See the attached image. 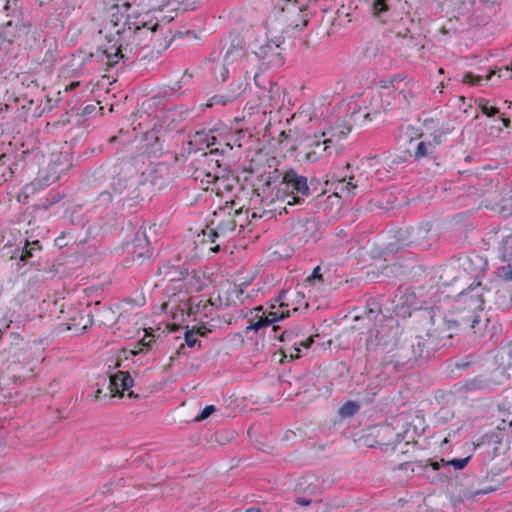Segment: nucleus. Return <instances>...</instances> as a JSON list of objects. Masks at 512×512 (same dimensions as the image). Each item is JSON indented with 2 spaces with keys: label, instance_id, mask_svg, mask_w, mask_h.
<instances>
[{
  "label": "nucleus",
  "instance_id": "nucleus-1",
  "mask_svg": "<svg viewBox=\"0 0 512 512\" xmlns=\"http://www.w3.org/2000/svg\"><path fill=\"white\" fill-rule=\"evenodd\" d=\"M104 30L107 43L103 45V54L110 66L117 64L120 59H130L136 55L139 48L145 45L154 33V28L148 27L145 23L120 25L112 21L105 26Z\"/></svg>",
  "mask_w": 512,
  "mask_h": 512
},
{
  "label": "nucleus",
  "instance_id": "nucleus-2",
  "mask_svg": "<svg viewBox=\"0 0 512 512\" xmlns=\"http://www.w3.org/2000/svg\"><path fill=\"white\" fill-rule=\"evenodd\" d=\"M382 315L380 310L367 309L362 315L356 316L355 321L360 326H367V333H361L360 342H364L363 348L366 350L384 349L395 341L396 330L388 325L381 324Z\"/></svg>",
  "mask_w": 512,
  "mask_h": 512
},
{
  "label": "nucleus",
  "instance_id": "nucleus-3",
  "mask_svg": "<svg viewBox=\"0 0 512 512\" xmlns=\"http://www.w3.org/2000/svg\"><path fill=\"white\" fill-rule=\"evenodd\" d=\"M99 321L106 326L117 325L118 331H123V337H131L139 328V316L137 313L124 310L117 313L112 307L103 306L98 311Z\"/></svg>",
  "mask_w": 512,
  "mask_h": 512
},
{
  "label": "nucleus",
  "instance_id": "nucleus-4",
  "mask_svg": "<svg viewBox=\"0 0 512 512\" xmlns=\"http://www.w3.org/2000/svg\"><path fill=\"white\" fill-rule=\"evenodd\" d=\"M427 315L433 326L428 332L431 342L435 343L437 349L445 348L456 331L457 323L446 320L439 311L433 309L428 311Z\"/></svg>",
  "mask_w": 512,
  "mask_h": 512
},
{
  "label": "nucleus",
  "instance_id": "nucleus-5",
  "mask_svg": "<svg viewBox=\"0 0 512 512\" xmlns=\"http://www.w3.org/2000/svg\"><path fill=\"white\" fill-rule=\"evenodd\" d=\"M351 117H345L335 124L322 131L321 138H324L323 150H328V155L337 154L343 149L342 142L351 131Z\"/></svg>",
  "mask_w": 512,
  "mask_h": 512
},
{
  "label": "nucleus",
  "instance_id": "nucleus-6",
  "mask_svg": "<svg viewBox=\"0 0 512 512\" xmlns=\"http://www.w3.org/2000/svg\"><path fill=\"white\" fill-rule=\"evenodd\" d=\"M177 288H179V290L177 292L173 291L168 295V299L159 307L161 312L171 315L172 319L175 321L174 324H180L184 321L187 311H193V307L189 303L190 300L188 295L181 291L180 285L174 286L173 290H176Z\"/></svg>",
  "mask_w": 512,
  "mask_h": 512
},
{
  "label": "nucleus",
  "instance_id": "nucleus-7",
  "mask_svg": "<svg viewBox=\"0 0 512 512\" xmlns=\"http://www.w3.org/2000/svg\"><path fill=\"white\" fill-rule=\"evenodd\" d=\"M329 183L334 185V194L339 197L353 196L365 192L370 187L368 177L363 172L352 174L348 181L345 178H338L333 175L331 179L326 180V184Z\"/></svg>",
  "mask_w": 512,
  "mask_h": 512
},
{
  "label": "nucleus",
  "instance_id": "nucleus-8",
  "mask_svg": "<svg viewBox=\"0 0 512 512\" xmlns=\"http://www.w3.org/2000/svg\"><path fill=\"white\" fill-rule=\"evenodd\" d=\"M254 56L260 61V67L262 69L280 67L284 63L282 48L280 44L274 41H268L260 45L258 49L254 51Z\"/></svg>",
  "mask_w": 512,
  "mask_h": 512
},
{
  "label": "nucleus",
  "instance_id": "nucleus-9",
  "mask_svg": "<svg viewBox=\"0 0 512 512\" xmlns=\"http://www.w3.org/2000/svg\"><path fill=\"white\" fill-rule=\"evenodd\" d=\"M67 314L70 316L67 321H65L66 318L64 316L61 317V322L58 325L60 332L71 331L73 334L78 335L83 333L92 324L89 313L84 314L82 311L69 307Z\"/></svg>",
  "mask_w": 512,
  "mask_h": 512
},
{
  "label": "nucleus",
  "instance_id": "nucleus-10",
  "mask_svg": "<svg viewBox=\"0 0 512 512\" xmlns=\"http://www.w3.org/2000/svg\"><path fill=\"white\" fill-rule=\"evenodd\" d=\"M133 378L128 371H118L109 376V397L122 396L133 386Z\"/></svg>",
  "mask_w": 512,
  "mask_h": 512
},
{
  "label": "nucleus",
  "instance_id": "nucleus-11",
  "mask_svg": "<svg viewBox=\"0 0 512 512\" xmlns=\"http://www.w3.org/2000/svg\"><path fill=\"white\" fill-rule=\"evenodd\" d=\"M255 311L257 312L251 323L247 326V329L258 331L259 329L263 327H267L271 325L272 323L276 322L277 320L283 319L287 316H289V311L286 313L281 312H274L271 311L267 315L262 312L263 308L262 306H259L255 308Z\"/></svg>",
  "mask_w": 512,
  "mask_h": 512
},
{
  "label": "nucleus",
  "instance_id": "nucleus-12",
  "mask_svg": "<svg viewBox=\"0 0 512 512\" xmlns=\"http://www.w3.org/2000/svg\"><path fill=\"white\" fill-rule=\"evenodd\" d=\"M285 100V89L277 83H270L260 95V102L264 107L281 106Z\"/></svg>",
  "mask_w": 512,
  "mask_h": 512
},
{
  "label": "nucleus",
  "instance_id": "nucleus-13",
  "mask_svg": "<svg viewBox=\"0 0 512 512\" xmlns=\"http://www.w3.org/2000/svg\"><path fill=\"white\" fill-rule=\"evenodd\" d=\"M283 180H286V183H288L292 195L301 197L309 195V186L306 177L298 175L293 170H289L283 174Z\"/></svg>",
  "mask_w": 512,
  "mask_h": 512
},
{
  "label": "nucleus",
  "instance_id": "nucleus-14",
  "mask_svg": "<svg viewBox=\"0 0 512 512\" xmlns=\"http://www.w3.org/2000/svg\"><path fill=\"white\" fill-rule=\"evenodd\" d=\"M34 367L30 364V362L26 361V358L23 360H14L10 363L6 369V373L8 378L17 380H24L28 377L32 376Z\"/></svg>",
  "mask_w": 512,
  "mask_h": 512
},
{
  "label": "nucleus",
  "instance_id": "nucleus-15",
  "mask_svg": "<svg viewBox=\"0 0 512 512\" xmlns=\"http://www.w3.org/2000/svg\"><path fill=\"white\" fill-rule=\"evenodd\" d=\"M398 94L396 100L402 104L409 106L417 97L419 87L413 80H404L397 85Z\"/></svg>",
  "mask_w": 512,
  "mask_h": 512
},
{
  "label": "nucleus",
  "instance_id": "nucleus-16",
  "mask_svg": "<svg viewBox=\"0 0 512 512\" xmlns=\"http://www.w3.org/2000/svg\"><path fill=\"white\" fill-rule=\"evenodd\" d=\"M276 203L287 204V205H295L304 203V198L298 195H292L291 189L286 183V180H281L278 184L276 192Z\"/></svg>",
  "mask_w": 512,
  "mask_h": 512
},
{
  "label": "nucleus",
  "instance_id": "nucleus-17",
  "mask_svg": "<svg viewBox=\"0 0 512 512\" xmlns=\"http://www.w3.org/2000/svg\"><path fill=\"white\" fill-rule=\"evenodd\" d=\"M222 215H226L225 209H220L219 212H215L214 216L216 219L212 220V224L215 225L214 235L218 236L220 234L225 235L229 232L234 231L236 228V221L233 217L230 216V213H228V216L224 220H220Z\"/></svg>",
  "mask_w": 512,
  "mask_h": 512
},
{
  "label": "nucleus",
  "instance_id": "nucleus-18",
  "mask_svg": "<svg viewBox=\"0 0 512 512\" xmlns=\"http://www.w3.org/2000/svg\"><path fill=\"white\" fill-rule=\"evenodd\" d=\"M315 223L313 221L303 219L293 223L292 234L298 242H307L313 235Z\"/></svg>",
  "mask_w": 512,
  "mask_h": 512
},
{
  "label": "nucleus",
  "instance_id": "nucleus-19",
  "mask_svg": "<svg viewBox=\"0 0 512 512\" xmlns=\"http://www.w3.org/2000/svg\"><path fill=\"white\" fill-rule=\"evenodd\" d=\"M442 134H437L433 136V139L430 140H421L417 143L414 156L416 159L432 156L435 152L437 145H439L442 141Z\"/></svg>",
  "mask_w": 512,
  "mask_h": 512
},
{
  "label": "nucleus",
  "instance_id": "nucleus-20",
  "mask_svg": "<svg viewBox=\"0 0 512 512\" xmlns=\"http://www.w3.org/2000/svg\"><path fill=\"white\" fill-rule=\"evenodd\" d=\"M508 231L509 229L507 228H499L496 232H501L498 252L502 261L512 262V233H508Z\"/></svg>",
  "mask_w": 512,
  "mask_h": 512
},
{
  "label": "nucleus",
  "instance_id": "nucleus-21",
  "mask_svg": "<svg viewBox=\"0 0 512 512\" xmlns=\"http://www.w3.org/2000/svg\"><path fill=\"white\" fill-rule=\"evenodd\" d=\"M308 141L309 150L306 152L305 156L308 161H317L323 153L328 155V150H323V147L325 146L324 138L320 140V138L315 135L313 138H309Z\"/></svg>",
  "mask_w": 512,
  "mask_h": 512
},
{
  "label": "nucleus",
  "instance_id": "nucleus-22",
  "mask_svg": "<svg viewBox=\"0 0 512 512\" xmlns=\"http://www.w3.org/2000/svg\"><path fill=\"white\" fill-rule=\"evenodd\" d=\"M431 226L429 223H422L418 225L417 227H412L407 230L408 233V239H407V245L410 244H419L422 241L426 240L428 237V234L430 232Z\"/></svg>",
  "mask_w": 512,
  "mask_h": 512
},
{
  "label": "nucleus",
  "instance_id": "nucleus-23",
  "mask_svg": "<svg viewBox=\"0 0 512 512\" xmlns=\"http://www.w3.org/2000/svg\"><path fill=\"white\" fill-rule=\"evenodd\" d=\"M133 246L135 248L134 253L138 259L147 258L151 255L149 241L144 232L136 234L133 241Z\"/></svg>",
  "mask_w": 512,
  "mask_h": 512
},
{
  "label": "nucleus",
  "instance_id": "nucleus-24",
  "mask_svg": "<svg viewBox=\"0 0 512 512\" xmlns=\"http://www.w3.org/2000/svg\"><path fill=\"white\" fill-rule=\"evenodd\" d=\"M263 205H264V208H263V213L261 215L262 216H267L269 214L271 215H275V214H278V215H282V213H288V207H292L293 205H287V204H280V203H276V196L275 197H272L271 199H266L265 201H263Z\"/></svg>",
  "mask_w": 512,
  "mask_h": 512
},
{
  "label": "nucleus",
  "instance_id": "nucleus-25",
  "mask_svg": "<svg viewBox=\"0 0 512 512\" xmlns=\"http://www.w3.org/2000/svg\"><path fill=\"white\" fill-rule=\"evenodd\" d=\"M469 460H470V457L452 459L450 461H445L444 459H440L439 461L429 460L423 467L427 468L428 466H430L433 470H438L441 465H443V466L452 465L455 469L461 470L466 467Z\"/></svg>",
  "mask_w": 512,
  "mask_h": 512
},
{
  "label": "nucleus",
  "instance_id": "nucleus-26",
  "mask_svg": "<svg viewBox=\"0 0 512 512\" xmlns=\"http://www.w3.org/2000/svg\"><path fill=\"white\" fill-rule=\"evenodd\" d=\"M39 250H40V245H39L38 240L29 242L27 239H25V244H24L23 248L17 249L11 256V258L18 257L21 261H25L28 258L33 257L34 251H39Z\"/></svg>",
  "mask_w": 512,
  "mask_h": 512
},
{
  "label": "nucleus",
  "instance_id": "nucleus-27",
  "mask_svg": "<svg viewBox=\"0 0 512 512\" xmlns=\"http://www.w3.org/2000/svg\"><path fill=\"white\" fill-rule=\"evenodd\" d=\"M246 85L242 82L236 84V88H233L231 93L227 95H217L212 98V103H209L208 106H212L213 104H226L228 102L234 101L239 95L245 90Z\"/></svg>",
  "mask_w": 512,
  "mask_h": 512
},
{
  "label": "nucleus",
  "instance_id": "nucleus-28",
  "mask_svg": "<svg viewBox=\"0 0 512 512\" xmlns=\"http://www.w3.org/2000/svg\"><path fill=\"white\" fill-rule=\"evenodd\" d=\"M475 361L472 359L471 355H466L465 357H452L448 360V367L451 372L465 370L469 368Z\"/></svg>",
  "mask_w": 512,
  "mask_h": 512
},
{
  "label": "nucleus",
  "instance_id": "nucleus-29",
  "mask_svg": "<svg viewBox=\"0 0 512 512\" xmlns=\"http://www.w3.org/2000/svg\"><path fill=\"white\" fill-rule=\"evenodd\" d=\"M486 207L496 211L503 217L512 216V197L503 199L499 204H486Z\"/></svg>",
  "mask_w": 512,
  "mask_h": 512
},
{
  "label": "nucleus",
  "instance_id": "nucleus-30",
  "mask_svg": "<svg viewBox=\"0 0 512 512\" xmlns=\"http://www.w3.org/2000/svg\"><path fill=\"white\" fill-rule=\"evenodd\" d=\"M359 408L360 406L358 403L354 401H348L341 406L339 414L344 418L351 417L358 412Z\"/></svg>",
  "mask_w": 512,
  "mask_h": 512
},
{
  "label": "nucleus",
  "instance_id": "nucleus-31",
  "mask_svg": "<svg viewBox=\"0 0 512 512\" xmlns=\"http://www.w3.org/2000/svg\"><path fill=\"white\" fill-rule=\"evenodd\" d=\"M189 300H190L189 303L193 307V311H187V315L196 314L200 311H205L209 305L210 306L213 305L212 303H210V301H206V302L198 301L197 303H195V298H191V297H189Z\"/></svg>",
  "mask_w": 512,
  "mask_h": 512
},
{
  "label": "nucleus",
  "instance_id": "nucleus-32",
  "mask_svg": "<svg viewBox=\"0 0 512 512\" xmlns=\"http://www.w3.org/2000/svg\"><path fill=\"white\" fill-rule=\"evenodd\" d=\"M373 14L377 17H381V14L388 10L386 0H372Z\"/></svg>",
  "mask_w": 512,
  "mask_h": 512
},
{
  "label": "nucleus",
  "instance_id": "nucleus-33",
  "mask_svg": "<svg viewBox=\"0 0 512 512\" xmlns=\"http://www.w3.org/2000/svg\"><path fill=\"white\" fill-rule=\"evenodd\" d=\"M315 338L319 339V336L316 335L315 337H308L305 340H299L295 341L293 344V347L297 353L301 352V348L309 349L311 348V345L315 343Z\"/></svg>",
  "mask_w": 512,
  "mask_h": 512
},
{
  "label": "nucleus",
  "instance_id": "nucleus-34",
  "mask_svg": "<svg viewBox=\"0 0 512 512\" xmlns=\"http://www.w3.org/2000/svg\"><path fill=\"white\" fill-rule=\"evenodd\" d=\"M404 78L400 76H393L388 79H384L380 81V87L383 89L394 88L397 90V85H400Z\"/></svg>",
  "mask_w": 512,
  "mask_h": 512
},
{
  "label": "nucleus",
  "instance_id": "nucleus-35",
  "mask_svg": "<svg viewBox=\"0 0 512 512\" xmlns=\"http://www.w3.org/2000/svg\"><path fill=\"white\" fill-rule=\"evenodd\" d=\"M206 177H207L206 182L209 183V184H212L211 190L215 191L216 194H219V192H220V190L222 188V183L224 182V180L219 178L218 176L212 175L210 173H208L206 175Z\"/></svg>",
  "mask_w": 512,
  "mask_h": 512
},
{
  "label": "nucleus",
  "instance_id": "nucleus-36",
  "mask_svg": "<svg viewBox=\"0 0 512 512\" xmlns=\"http://www.w3.org/2000/svg\"><path fill=\"white\" fill-rule=\"evenodd\" d=\"M498 299L496 303L503 307H508L510 305V293L506 289L497 291Z\"/></svg>",
  "mask_w": 512,
  "mask_h": 512
},
{
  "label": "nucleus",
  "instance_id": "nucleus-37",
  "mask_svg": "<svg viewBox=\"0 0 512 512\" xmlns=\"http://www.w3.org/2000/svg\"><path fill=\"white\" fill-rule=\"evenodd\" d=\"M197 333L195 332V327L191 330L185 331V342L189 348H194L197 343Z\"/></svg>",
  "mask_w": 512,
  "mask_h": 512
},
{
  "label": "nucleus",
  "instance_id": "nucleus-38",
  "mask_svg": "<svg viewBox=\"0 0 512 512\" xmlns=\"http://www.w3.org/2000/svg\"><path fill=\"white\" fill-rule=\"evenodd\" d=\"M216 410L214 405L206 406L196 417L195 421L200 422L208 418Z\"/></svg>",
  "mask_w": 512,
  "mask_h": 512
},
{
  "label": "nucleus",
  "instance_id": "nucleus-39",
  "mask_svg": "<svg viewBox=\"0 0 512 512\" xmlns=\"http://www.w3.org/2000/svg\"><path fill=\"white\" fill-rule=\"evenodd\" d=\"M480 109L488 117L494 116L499 112L498 108L489 106L487 102L480 103Z\"/></svg>",
  "mask_w": 512,
  "mask_h": 512
},
{
  "label": "nucleus",
  "instance_id": "nucleus-40",
  "mask_svg": "<svg viewBox=\"0 0 512 512\" xmlns=\"http://www.w3.org/2000/svg\"><path fill=\"white\" fill-rule=\"evenodd\" d=\"M154 336L152 334L145 333L139 343L146 348H153V343H155Z\"/></svg>",
  "mask_w": 512,
  "mask_h": 512
},
{
  "label": "nucleus",
  "instance_id": "nucleus-41",
  "mask_svg": "<svg viewBox=\"0 0 512 512\" xmlns=\"http://www.w3.org/2000/svg\"><path fill=\"white\" fill-rule=\"evenodd\" d=\"M501 271V277L505 281H512V265H508L506 267H502L500 269Z\"/></svg>",
  "mask_w": 512,
  "mask_h": 512
},
{
  "label": "nucleus",
  "instance_id": "nucleus-42",
  "mask_svg": "<svg viewBox=\"0 0 512 512\" xmlns=\"http://www.w3.org/2000/svg\"><path fill=\"white\" fill-rule=\"evenodd\" d=\"M480 81L481 77L475 76L472 73H466L463 77V82L465 83L478 84Z\"/></svg>",
  "mask_w": 512,
  "mask_h": 512
},
{
  "label": "nucleus",
  "instance_id": "nucleus-43",
  "mask_svg": "<svg viewBox=\"0 0 512 512\" xmlns=\"http://www.w3.org/2000/svg\"><path fill=\"white\" fill-rule=\"evenodd\" d=\"M280 357L277 360L278 363H284L286 360L292 361L294 359H299L301 354H278Z\"/></svg>",
  "mask_w": 512,
  "mask_h": 512
},
{
  "label": "nucleus",
  "instance_id": "nucleus-44",
  "mask_svg": "<svg viewBox=\"0 0 512 512\" xmlns=\"http://www.w3.org/2000/svg\"><path fill=\"white\" fill-rule=\"evenodd\" d=\"M465 387H466L467 391H473V390H476V389H480L481 388V381L473 380V381L465 384Z\"/></svg>",
  "mask_w": 512,
  "mask_h": 512
},
{
  "label": "nucleus",
  "instance_id": "nucleus-45",
  "mask_svg": "<svg viewBox=\"0 0 512 512\" xmlns=\"http://www.w3.org/2000/svg\"><path fill=\"white\" fill-rule=\"evenodd\" d=\"M209 331H210V329L207 328L205 325L195 327V332L197 333V335H200V336H204Z\"/></svg>",
  "mask_w": 512,
  "mask_h": 512
},
{
  "label": "nucleus",
  "instance_id": "nucleus-46",
  "mask_svg": "<svg viewBox=\"0 0 512 512\" xmlns=\"http://www.w3.org/2000/svg\"><path fill=\"white\" fill-rule=\"evenodd\" d=\"M102 396L106 397L108 394L104 393L102 389L98 388L93 394V399L99 400Z\"/></svg>",
  "mask_w": 512,
  "mask_h": 512
},
{
  "label": "nucleus",
  "instance_id": "nucleus-47",
  "mask_svg": "<svg viewBox=\"0 0 512 512\" xmlns=\"http://www.w3.org/2000/svg\"><path fill=\"white\" fill-rule=\"evenodd\" d=\"M313 279H318V280H321L322 279V275L320 274V267L317 266L314 270H313V273H312V276H311Z\"/></svg>",
  "mask_w": 512,
  "mask_h": 512
},
{
  "label": "nucleus",
  "instance_id": "nucleus-48",
  "mask_svg": "<svg viewBox=\"0 0 512 512\" xmlns=\"http://www.w3.org/2000/svg\"><path fill=\"white\" fill-rule=\"evenodd\" d=\"M172 3H184V0H160L161 5H169Z\"/></svg>",
  "mask_w": 512,
  "mask_h": 512
},
{
  "label": "nucleus",
  "instance_id": "nucleus-49",
  "mask_svg": "<svg viewBox=\"0 0 512 512\" xmlns=\"http://www.w3.org/2000/svg\"><path fill=\"white\" fill-rule=\"evenodd\" d=\"M241 51L239 49L229 50L225 56V61H229V59L233 56L234 53L239 54Z\"/></svg>",
  "mask_w": 512,
  "mask_h": 512
},
{
  "label": "nucleus",
  "instance_id": "nucleus-50",
  "mask_svg": "<svg viewBox=\"0 0 512 512\" xmlns=\"http://www.w3.org/2000/svg\"><path fill=\"white\" fill-rule=\"evenodd\" d=\"M297 503L300 504V505H309L311 503V500H307V499H304V498H298L297 499Z\"/></svg>",
  "mask_w": 512,
  "mask_h": 512
},
{
  "label": "nucleus",
  "instance_id": "nucleus-51",
  "mask_svg": "<svg viewBox=\"0 0 512 512\" xmlns=\"http://www.w3.org/2000/svg\"><path fill=\"white\" fill-rule=\"evenodd\" d=\"M118 352H131V353H134V352H142V349H139V350L129 349V350H127L125 347H121V348L118 349Z\"/></svg>",
  "mask_w": 512,
  "mask_h": 512
},
{
  "label": "nucleus",
  "instance_id": "nucleus-52",
  "mask_svg": "<svg viewBox=\"0 0 512 512\" xmlns=\"http://www.w3.org/2000/svg\"><path fill=\"white\" fill-rule=\"evenodd\" d=\"M377 394V387H374L367 393L368 400H371V397L375 396Z\"/></svg>",
  "mask_w": 512,
  "mask_h": 512
},
{
  "label": "nucleus",
  "instance_id": "nucleus-53",
  "mask_svg": "<svg viewBox=\"0 0 512 512\" xmlns=\"http://www.w3.org/2000/svg\"><path fill=\"white\" fill-rule=\"evenodd\" d=\"M176 273H177V271H170V272H168V274H170V275H171V277H169V279H168V280H169V282H171V283H176V282L178 281V280H176V278L174 277V274H176Z\"/></svg>",
  "mask_w": 512,
  "mask_h": 512
},
{
  "label": "nucleus",
  "instance_id": "nucleus-54",
  "mask_svg": "<svg viewBox=\"0 0 512 512\" xmlns=\"http://www.w3.org/2000/svg\"><path fill=\"white\" fill-rule=\"evenodd\" d=\"M78 86H79V82H72L69 86H67V87L65 88V90H66V91H68V90H72V89H75V88H76V87H78Z\"/></svg>",
  "mask_w": 512,
  "mask_h": 512
},
{
  "label": "nucleus",
  "instance_id": "nucleus-55",
  "mask_svg": "<svg viewBox=\"0 0 512 512\" xmlns=\"http://www.w3.org/2000/svg\"><path fill=\"white\" fill-rule=\"evenodd\" d=\"M215 143H216V138L214 136H211L210 140H207V147H211V146L215 145Z\"/></svg>",
  "mask_w": 512,
  "mask_h": 512
},
{
  "label": "nucleus",
  "instance_id": "nucleus-56",
  "mask_svg": "<svg viewBox=\"0 0 512 512\" xmlns=\"http://www.w3.org/2000/svg\"><path fill=\"white\" fill-rule=\"evenodd\" d=\"M501 121H502L504 127L508 128L510 126V119L509 118L502 117Z\"/></svg>",
  "mask_w": 512,
  "mask_h": 512
},
{
  "label": "nucleus",
  "instance_id": "nucleus-57",
  "mask_svg": "<svg viewBox=\"0 0 512 512\" xmlns=\"http://www.w3.org/2000/svg\"><path fill=\"white\" fill-rule=\"evenodd\" d=\"M245 512H262L260 508L257 507H250Z\"/></svg>",
  "mask_w": 512,
  "mask_h": 512
},
{
  "label": "nucleus",
  "instance_id": "nucleus-58",
  "mask_svg": "<svg viewBox=\"0 0 512 512\" xmlns=\"http://www.w3.org/2000/svg\"><path fill=\"white\" fill-rule=\"evenodd\" d=\"M328 349H335L336 346L334 345V342L332 340L327 341Z\"/></svg>",
  "mask_w": 512,
  "mask_h": 512
},
{
  "label": "nucleus",
  "instance_id": "nucleus-59",
  "mask_svg": "<svg viewBox=\"0 0 512 512\" xmlns=\"http://www.w3.org/2000/svg\"><path fill=\"white\" fill-rule=\"evenodd\" d=\"M478 321H479V320H478V317H477V316L473 317L471 327H474V326H475V324H476V323H478Z\"/></svg>",
  "mask_w": 512,
  "mask_h": 512
},
{
  "label": "nucleus",
  "instance_id": "nucleus-60",
  "mask_svg": "<svg viewBox=\"0 0 512 512\" xmlns=\"http://www.w3.org/2000/svg\"><path fill=\"white\" fill-rule=\"evenodd\" d=\"M224 147L228 150H231L232 149V146L230 145V143H225L224 144Z\"/></svg>",
  "mask_w": 512,
  "mask_h": 512
},
{
  "label": "nucleus",
  "instance_id": "nucleus-61",
  "mask_svg": "<svg viewBox=\"0 0 512 512\" xmlns=\"http://www.w3.org/2000/svg\"><path fill=\"white\" fill-rule=\"evenodd\" d=\"M507 348H508L509 352H512V340L509 342Z\"/></svg>",
  "mask_w": 512,
  "mask_h": 512
},
{
  "label": "nucleus",
  "instance_id": "nucleus-62",
  "mask_svg": "<svg viewBox=\"0 0 512 512\" xmlns=\"http://www.w3.org/2000/svg\"><path fill=\"white\" fill-rule=\"evenodd\" d=\"M9 8H10V6H9V1L7 0L6 5H5L4 9H5V10H8Z\"/></svg>",
  "mask_w": 512,
  "mask_h": 512
},
{
  "label": "nucleus",
  "instance_id": "nucleus-63",
  "mask_svg": "<svg viewBox=\"0 0 512 512\" xmlns=\"http://www.w3.org/2000/svg\"><path fill=\"white\" fill-rule=\"evenodd\" d=\"M476 302L478 303V306H480L483 303V300L477 299Z\"/></svg>",
  "mask_w": 512,
  "mask_h": 512
},
{
  "label": "nucleus",
  "instance_id": "nucleus-64",
  "mask_svg": "<svg viewBox=\"0 0 512 512\" xmlns=\"http://www.w3.org/2000/svg\"><path fill=\"white\" fill-rule=\"evenodd\" d=\"M218 151H219V149H218V148H215V149H212V150H211V153H216V152H218Z\"/></svg>",
  "mask_w": 512,
  "mask_h": 512
}]
</instances>
